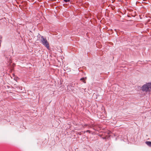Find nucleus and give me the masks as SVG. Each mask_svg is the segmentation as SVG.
<instances>
[{
    "label": "nucleus",
    "instance_id": "f257e3e1",
    "mask_svg": "<svg viewBox=\"0 0 151 151\" xmlns=\"http://www.w3.org/2000/svg\"><path fill=\"white\" fill-rule=\"evenodd\" d=\"M142 91L149 92L151 91V82L146 83L144 84L141 88Z\"/></svg>",
    "mask_w": 151,
    "mask_h": 151
},
{
    "label": "nucleus",
    "instance_id": "f03ea898",
    "mask_svg": "<svg viewBox=\"0 0 151 151\" xmlns=\"http://www.w3.org/2000/svg\"><path fill=\"white\" fill-rule=\"evenodd\" d=\"M41 41L42 44L46 47L48 49H50V45L46 38H44L43 37H41Z\"/></svg>",
    "mask_w": 151,
    "mask_h": 151
},
{
    "label": "nucleus",
    "instance_id": "7ed1b4c3",
    "mask_svg": "<svg viewBox=\"0 0 151 151\" xmlns=\"http://www.w3.org/2000/svg\"><path fill=\"white\" fill-rule=\"evenodd\" d=\"M146 144L150 147H151V142L147 141L145 142Z\"/></svg>",
    "mask_w": 151,
    "mask_h": 151
},
{
    "label": "nucleus",
    "instance_id": "20e7f679",
    "mask_svg": "<svg viewBox=\"0 0 151 151\" xmlns=\"http://www.w3.org/2000/svg\"><path fill=\"white\" fill-rule=\"evenodd\" d=\"M81 80L84 83H86L85 79L84 78H83L81 79Z\"/></svg>",
    "mask_w": 151,
    "mask_h": 151
},
{
    "label": "nucleus",
    "instance_id": "39448f33",
    "mask_svg": "<svg viewBox=\"0 0 151 151\" xmlns=\"http://www.w3.org/2000/svg\"><path fill=\"white\" fill-rule=\"evenodd\" d=\"M70 0H64V1L66 2H67L68 1H69Z\"/></svg>",
    "mask_w": 151,
    "mask_h": 151
},
{
    "label": "nucleus",
    "instance_id": "423d86ee",
    "mask_svg": "<svg viewBox=\"0 0 151 151\" xmlns=\"http://www.w3.org/2000/svg\"><path fill=\"white\" fill-rule=\"evenodd\" d=\"M104 139H106V137H104L103 138Z\"/></svg>",
    "mask_w": 151,
    "mask_h": 151
}]
</instances>
